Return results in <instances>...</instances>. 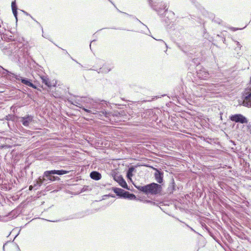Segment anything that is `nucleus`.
Here are the masks:
<instances>
[{"label":"nucleus","mask_w":251,"mask_h":251,"mask_svg":"<svg viewBox=\"0 0 251 251\" xmlns=\"http://www.w3.org/2000/svg\"><path fill=\"white\" fill-rule=\"evenodd\" d=\"M93 103V110L86 109V112L92 114H98L100 117V119H102L103 117L106 118L109 117L110 113L106 111L107 104L105 101L100 100H95Z\"/></svg>","instance_id":"nucleus-1"},{"label":"nucleus","mask_w":251,"mask_h":251,"mask_svg":"<svg viewBox=\"0 0 251 251\" xmlns=\"http://www.w3.org/2000/svg\"><path fill=\"white\" fill-rule=\"evenodd\" d=\"M136 188L146 195H157L162 191L161 185L153 182L144 185L136 186Z\"/></svg>","instance_id":"nucleus-2"},{"label":"nucleus","mask_w":251,"mask_h":251,"mask_svg":"<svg viewBox=\"0 0 251 251\" xmlns=\"http://www.w3.org/2000/svg\"><path fill=\"white\" fill-rule=\"evenodd\" d=\"M22 47V44L17 42L8 43L6 42L2 46H1V50L4 53L7 55H11L16 53Z\"/></svg>","instance_id":"nucleus-3"},{"label":"nucleus","mask_w":251,"mask_h":251,"mask_svg":"<svg viewBox=\"0 0 251 251\" xmlns=\"http://www.w3.org/2000/svg\"><path fill=\"white\" fill-rule=\"evenodd\" d=\"M10 74L13 75V77H14L17 80L21 81L23 84L33 88L37 89L36 86L31 82V80L27 78L23 77L20 75H16L13 73H10Z\"/></svg>","instance_id":"nucleus-4"},{"label":"nucleus","mask_w":251,"mask_h":251,"mask_svg":"<svg viewBox=\"0 0 251 251\" xmlns=\"http://www.w3.org/2000/svg\"><path fill=\"white\" fill-rule=\"evenodd\" d=\"M230 119L233 122L241 124H247L248 123L247 119L241 114L232 115L230 117Z\"/></svg>","instance_id":"nucleus-5"},{"label":"nucleus","mask_w":251,"mask_h":251,"mask_svg":"<svg viewBox=\"0 0 251 251\" xmlns=\"http://www.w3.org/2000/svg\"><path fill=\"white\" fill-rule=\"evenodd\" d=\"M197 76L201 79H206L209 77V73L204 68H198L197 71Z\"/></svg>","instance_id":"nucleus-6"},{"label":"nucleus","mask_w":251,"mask_h":251,"mask_svg":"<svg viewBox=\"0 0 251 251\" xmlns=\"http://www.w3.org/2000/svg\"><path fill=\"white\" fill-rule=\"evenodd\" d=\"M83 101L86 104L85 106L81 105V106H79L80 108L82 109V110H83L85 112H86V109L93 110L94 104L93 103H94V100L85 98L84 100H83Z\"/></svg>","instance_id":"nucleus-7"},{"label":"nucleus","mask_w":251,"mask_h":251,"mask_svg":"<svg viewBox=\"0 0 251 251\" xmlns=\"http://www.w3.org/2000/svg\"><path fill=\"white\" fill-rule=\"evenodd\" d=\"M162 6L165 10V13H168V16L164 19V21L167 24H168L171 23V21L174 18L175 13L172 11L168 12V7L167 4L165 3Z\"/></svg>","instance_id":"nucleus-8"},{"label":"nucleus","mask_w":251,"mask_h":251,"mask_svg":"<svg viewBox=\"0 0 251 251\" xmlns=\"http://www.w3.org/2000/svg\"><path fill=\"white\" fill-rule=\"evenodd\" d=\"M19 119L20 122L22 123L23 125L27 127L33 121V117L30 115H27L25 117H20Z\"/></svg>","instance_id":"nucleus-9"},{"label":"nucleus","mask_w":251,"mask_h":251,"mask_svg":"<svg viewBox=\"0 0 251 251\" xmlns=\"http://www.w3.org/2000/svg\"><path fill=\"white\" fill-rule=\"evenodd\" d=\"M149 4L151 8L155 11L161 18H163L164 16L165 17L166 14L164 15V14L161 13L162 8L161 7H158V4L156 3H153L151 0H149Z\"/></svg>","instance_id":"nucleus-10"},{"label":"nucleus","mask_w":251,"mask_h":251,"mask_svg":"<svg viewBox=\"0 0 251 251\" xmlns=\"http://www.w3.org/2000/svg\"><path fill=\"white\" fill-rule=\"evenodd\" d=\"M153 169L155 171L154 177L156 181L159 184H161L163 181V172L156 168Z\"/></svg>","instance_id":"nucleus-11"},{"label":"nucleus","mask_w":251,"mask_h":251,"mask_svg":"<svg viewBox=\"0 0 251 251\" xmlns=\"http://www.w3.org/2000/svg\"><path fill=\"white\" fill-rule=\"evenodd\" d=\"M246 96L243 101V105L245 106L251 107V91L246 93Z\"/></svg>","instance_id":"nucleus-12"},{"label":"nucleus","mask_w":251,"mask_h":251,"mask_svg":"<svg viewBox=\"0 0 251 251\" xmlns=\"http://www.w3.org/2000/svg\"><path fill=\"white\" fill-rule=\"evenodd\" d=\"M113 192L119 197L124 198V196L126 195V191H125L124 190L116 188V187H113L112 189Z\"/></svg>","instance_id":"nucleus-13"},{"label":"nucleus","mask_w":251,"mask_h":251,"mask_svg":"<svg viewBox=\"0 0 251 251\" xmlns=\"http://www.w3.org/2000/svg\"><path fill=\"white\" fill-rule=\"evenodd\" d=\"M175 190H176V186L174 178H172L167 188V192L169 194H172Z\"/></svg>","instance_id":"nucleus-14"},{"label":"nucleus","mask_w":251,"mask_h":251,"mask_svg":"<svg viewBox=\"0 0 251 251\" xmlns=\"http://www.w3.org/2000/svg\"><path fill=\"white\" fill-rule=\"evenodd\" d=\"M53 172V170L46 171L44 173L43 177L47 178L48 180L50 181H53V175L54 174H51V172Z\"/></svg>","instance_id":"nucleus-15"},{"label":"nucleus","mask_w":251,"mask_h":251,"mask_svg":"<svg viewBox=\"0 0 251 251\" xmlns=\"http://www.w3.org/2000/svg\"><path fill=\"white\" fill-rule=\"evenodd\" d=\"M116 180L119 183V184L124 188L129 189L126 182L125 179L121 176L118 177L117 179Z\"/></svg>","instance_id":"nucleus-16"},{"label":"nucleus","mask_w":251,"mask_h":251,"mask_svg":"<svg viewBox=\"0 0 251 251\" xmlns=\"http://www.w3.org/2000/svg\"><path fill=\"white\" fill-rule=\"evenodd\" d=\"M90 176L93 179L98 180H100L101 177V174L97 171H93L90 174Z\"/></svg>","instance_id":"nucleus-17"},{"label":"nucleus","mask_w":251,"mask_h":251,"mask_svg":"<svg viewBox=\"0 0 251 251\" xmlns=\"http://www.w3.org/2000/svg\"><path fill=\"white\" fill-rule=\"evenodd\" d=\"M111 70V68L107 65H104L102 67L97 70L98 73H107Z\"/></svg>","instance_id":"nucleus-18"},{"label":"nucleus","mask_w":251,"mask_h":251,"mask_svg":"<svg viewBox=\"0 0 251 251\" xmlns=\"http://www.w3.org/2000/svg\"><path fill=\"white\" fill-rule=\"evenodd\" d=\"M11 7L13 15L15 17L16 19L17 20V7L15 1H13L12 2Z\"/></svg>","instance_id":"nucleus-19"},{"label":"nucleus","mask_w":251,"mask_h":251,"mask_svg":"<svg viewBox=\"0 0 251 251\" xmlns=\"http://www.w3.org/2000/svg\"><path fill=\"white\" fill-rule=\"evenodd\" d=\"M70 171H66L63 170H53V172H51V174H54L55 175H57L59 176H61L63 175L67 174L69 173Z\"/></svg>","instance_id":"nucleus-20"},{"label":"nucleus","mask_w":251,"mask_h":251,"mask_svg":"<svg viewBox=\"0 0 251 251\" xmlns=\"http://www.w3.org/2000/svg\"><path fill=\"white\" fill-rule=\"evenodd\" d=\"M41 78L42 80V82L44 83L46 86H47L48 87H50L51 86V83L47 76H41Z\"/></svg>","instance_id":"nucleus-21"},{"label":"nucleus","mask_w":251,"mask_h":251,"mask_svg":"<svg viewBox=\"0 0 251 251\" xmlns=\"http://www.w3.org/2000/svg\"><path fill=\"white\" fill-rule=\"evenodd\" d=\"M134 170L135 168L133 166H131L128 168L126 173V176L128 179H131V177L133 176L132 173Z\"/></svg>","instance_id":"nucleus-22"},{"label":"nucleus","mask_w":251,"mask_h":251,"mask_svg":"<svg viewBox=\"0 0 251 251\" xmlns=\"http://www.w3.org/2000/svg\"><path fill=\"white\" fill-rule=\"evenodd\" d=\"M45 181H46V179L45 177H39L36 181L35 186H40Z\"/></svg>","instance_id":"nucleus-23"},{"label":"nucleus","mask_w":251,"mask_h":251,"mask_svg":"<svg viewBox=\"0 0 251 251\" xmlns=\"http://www.w3.org/2000/svg\"><path fill=\"white\" fill-rule=\"evenodd\" d=\"M124 199H128L129 200H134L136 196L133 194H131L129 192L126 191V195L124 196Z\"/></svg>","instance_id":"nucleus-24"},{"label":"nucleus","mask_w":251,"mask_h":251,"mask_svg":"<svg viewBox=\"0 0 251 251\" xmlns=\"http://www.w3.org/2000/svg\"><path fill=\"white\" fill-rule=\"evenodd\" d=\"M1 38L2 40L6 41V42H8V43L9 41H14V39L12 38V36L8 37V35L7 34H3L1 36Z\"/></svg>","instance_id":"nucleus-25"},{"label":"nucleus","mask_w":251,"mask_h":251,"mask_svg":"<svg viewBox=\"0 0 251 251\" xmlns=\"http://www.w3.org/2000/svg\"><path fill=\"white\" fill-rule=\"evenodd\" d=\"M4 71H5L7 72V79H9L10 80L13 81L14 80V77H13V75L10 74L11 73V72H9V71L5 70V69H4Z\"/></svg>","instance_id":"nucleus-26"},{"label":"nucleus","mask_w":251,"mask_h":251,"mask_svg":"<svg viewBox=\"0 0 251 251\" xmlns=\"http://www.w3.org/2000/svg\"><path fill=\"white\" fill-rule=\"evenodd\" d=\"M88 214L86 213V212H82L78 214V216H76L75 218H82L84 217L85 215H87Z\"/></svg>","instance_id":"nucleus-27"},{"label":"nucleus","mask_w":251,"mask_h":251,"mask_svg":"<svg viewBox=\"0 0 251 251\" xmlns=\"http://www.w3.org/2000/svg\"><path fill=\"white\" fill-rule=\"evenodd\" d=\"M197 89L201 91V95L203 94V93H204L205 92V91H206V89H205V88H204L203 87H201V86H199L197 88Z\"/></svg>","instance_id":"nucleus-28"},{"label":"nucleus","mask_w":251,"mask_h":251,"mask_svg":"<svg viewBox=\"0 0 251 251\" xmlns=\"http://www.w3.org/2000/svg\"><path fill=\"white\" fill-rule=\"evenodd\" d=\"M235 42L236 43V44L237 46V47L239 49H241V47H242V45L240 44V43L238 41H235Z\"/></svg>","instance_id":"nucleus-29"},{"label":"nucleus","mask_w":251,"mask_h":251,"mask_svg":"<svg viewBox=\"0 0 251 251\" xmlns=\"http://www.w3.org/2000/svg\"><path fill=\"white\" fill-rule=\"evenodd\" d=\"M192 61H193L195 64H199V62L198 61V59H197V58H194V59H193Z\"/></svg>","instance_id":"nucleus-30"},{"label":"nucleus","mask_w":251,"mask_h":251,"mask_svg":"<svg viewBox=\"0 0 251 251\" xmlns=\"http://www.w3.org/2000/svg\"><path fill=\"white\" fill-rule=\"evenodd\" d=\"M248 128L250 131V133L251 134V123H250L248 125Z\"/></svg>","instance_id":"nucleus-31"},{"label":"nucleus","mask_w":251,"mask_h":251,"mask_svg":"<svg viewBox=\"0 0 251 251\" xmlns=\"http://www.w3.org/2000/svg\"><path fill=\"white\" fill-rule=\"evenodd\" d=\"M60 180V178L59 177L54 176L53 181H56V180Z\"/></svg>","instance_id":"nucleus-32"},{"label":"nucleus","mask_w":251,"mask_h":251,"mask_svg":"<svg viewBox=\"0 0 251 251\" xmlns=\"http://www.w3.org/2000/svg\"><path fill=\"white\" fill-rule=\"evenodd\" d=\"M158 40V41H160V42H161L163 44H164V45L166 46V48H168V47H167V45L166 43H165L163 40H161V39H160V40Z\"/></svg>","instance_id":"nucleus-33"},{"label":"nucleus","mask_w":251,"mask_h":251,"mask_svg":"<svg viewBox=\"0 0 251 251\" xmlns=\"http://www.w3.org/2000/svg\"><path fill=\"white\" fill-rule=\"evenodd\" d=\"M36 187V186H35V184L34 185V186H33V185H30V186H29V189L30 190H32L34 187Z\"/></svg>","instance_id":"nucleus-34"},{"label":"nucleus","mask_w":251,"mask_h":251,"mask_svg":"<svg viewBox=\"0 0 251 251\" xmlns=\"http://www.w3.org/2000/svg\"><path fill=\"white\" fill-rule=\"evenodd\" d=\"M186 225L187 226L189 227L191 229V230H192V231H193L195 232V230H194L192 227H190V226H189L188 225Z\"/></svg>","instance_id":"nucleus-35"},{"label":"nucleus","mask_w":251,"mask_h":251,"mask_svg":"<svg viewBox=\"0 0 251 251\" xmlns=\"http://www.w3.org/2000/svg\"><path fill=\"white\" fill-rule=\"evenodd\" d=\"M94 41H95V40H93V41H91V42L90 43V49H91V44H92L93 42H94Z\"/></svg>","instance_id":"nucleus-36"},{"label":"nucleus","mask_w":251,"mask_h":251,"mask_svg":"<svg viewBox=\"0 0 251 251\" xmlns=\"http://www.w3.org/2000/svg\"><path fill=\"white\" fill-rule=\"evenodd\" d=\"M77 104H79V106H78V105H77V104H76V106H77L78 107H79V106H81L82 105H81L80 103H77Z\"/></svg>","instance_id":"nucleus-37"},{"label":"nucleus","mask_w":251,"mask_h":251,"mask_svg":"<svg viewBox=\"0 0 251 251\" xmlns=\"http://www.w3.org/2000/svg\"><path fill=\"white\" fill-rule=\"evenodd\" d=\"M116 9H117V10H118L119 12H121V13H122V11H121L120 10H119L118 9H117V7H116Z\"/></svg>","instance_id":"nucleus-38"},{"label":"nucleus","mask_w":251,"mask_h":251,"mask_svg":"<svg viewBox=\"0 0 251 251\" xmlns=\"http://www.w3.org/2000/svg\"><path fill=\"white\" fill-rule=\"evenodd\" d=\"M113 29H121V28H113Z\"/></svg>","instance_id":"nucleus-39"},{"label":"nucleus","mask_w":251,"mask_h":251,"mask_svg":"<svg viewBox=\"0 0 251 251\" xmlns=\"http://www.w3.org/2000/svg\"><path fill=\"white\" fill-rule=\"evenodd\" d=\"M123 13L125 14L127 16H130L128 14H127V13H124V12H123Z\"/></svg>","instance_id":"nucleus-40"},{"label":"nucleus","mask_w":251,"mask_h":251,"mask_svg":"<svg viewBox=\"0 0 251 251\" xmlns=\"http://www.w3.org/2000/svg\"><path fill=\"white\" fill-rule=\"evenodd\" d=\"M109 0L111 2V3H112L114 5L115 7H116L115 5H114V4L111 1H110V0Z\"/></svg>","instance_id":"nucleus-41"},{"label":"nucleus","mask_w":251,"mask_h":251,"mask_svg":"<svg viewBox=\"0 0 251 251\" xmlns=\"http://www.w3.org/2000/svg\"><path fill=\"white\" fill-rule=\"evenodd\" d=\"M24 12L26 14V15H29V16H30V15H29V14H28L27 12Z\"/></svg>","instance_id":"nucleus-42"},{"label":"nucleus","mask_w":251,"mask_h":251,"mask_svg":"<svg viewBox=\"0 0 251 251\" xmlns=\"http://www.w3.org/2000/svg\"><path fill=\"white\" fill-rule=\"evenodd\" d=\"M0 68H1L2 70H4V69L1 66H0Z\"/></svg>","instance_id":"nucleus-43"},{"label":"nucleus","mask_w":251,"mask_h":251,"mask_svg":"<svg viewBox=\"0 0 251 251\" xmlns=\"http://www.w3.org/2000/svg\"><path fill=\"white\" fill-rule=\"evenodd\" d=\"M42 36H43L45 38H47L46 37L44 36V35H43V34H42Z\"/></svg>","instance_id":"nucleus-44"},{"label":"nucleus","mask_w":251,"mask_h":251,"mask_svg":"<svg viewBox=\"0 0 251 251\" xmlns=\"http://www.w3.org/2000/svg\"><path fill=\"white\" fill-rule=\"evenodd\" d=\"M66 53L68 54L69 56H70L67 51H66Z\"/></svg>","instance_id":"nucleus-45"},{"label":"nucleus","mask_w":251,"mask_h":251,"mask_svg":"<svg viewBox=\"0 0 251 251\" xmlns=\"http://www.w3.org/2000/svg\"><path fill=\"white\" fill-rule=\"evenodd\" d=\"M237 29H235V28H234V30H237Z\"/></svg>","instance_id":"nucleus-46"}]
</instances>
